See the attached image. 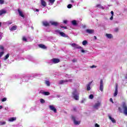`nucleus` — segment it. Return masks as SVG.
<instances>
[{"mask_svg": "<svg viewBox=\"0 0 127 127\" xmlns=\"http://www.w3.org/2000/svg\"><path fill=\"white\" fill-rule=\"evenodd\" d=\"M72 95L75 101H79V93L77 91V89H74L72 93Z\"/></svg>", "mask_w": 127, "mask_h": 127, "instance_id": "nucleus-1", "label": "nucleus"}, {"mask_svg": "<svg viewBox=\"0 0 127 127\" xmlns=\"http://www.w3.org/2000/svg\"><path fill=\"white\" fill-rule=\"evenodd\" d=\"M122 108L124 110L123 113L125 116H127V106L126 102H123L122 103Z\"/></svg>", "mask_w": 127, "mask_h": 127, "instance_id": "nucleus-2", "label": "nucleus"}, {"mask_svg": "<svg viewBox=\"0 0 127 127\" xmlns=\"http://www.w3.org/2000/svg\"><path fill=\"white\" fill-rule=\"evenodd\" d=\"M71 119L73 120L74 125H75L76 126H77L78 125H80L81 122L76 121V117H75L73 116H71Z\"/></svg>", "mask_w": 127, "mask_h": 127, "instance_id": "nucleus-3", "label": "nucleus"}, {"mask_svg": "<svg viewBox=\"0 0 127 127\" xmlns=\"http://www.w3.org/2000/svg\"><path fill=\"white\" fill-rule=\"evenodd\" d=\"M71 46L72 47H74L75 49H83V48L81 46H79V45L75 44V43H72L71 44Z\"/></svg>", "mask_w": 127, "mask_h": 127, "instance_id": "nucleus-4", "label": "nucleus"}, {"mask_svg": "<svg viewBox=\"0 0 127 127\" xmlns=\"http://www.w3.org/2000/svg\"><path fill=\"white\" fill-rule=\"evenodd\" d=\"M56 32H58V33H59V34L61 35V36H62V37H65V38L68 37V35H66V34H65V33L64 32H60V31L59 30H57L56 31Z\"/></svg>", "mask_w": 127, "mask_h": 127, "instance_id": "nucleus-5", "label": "nucleus"}, {"mask_svg": "<svg viewBox=\"0 0 127 127\" xmlns=\"http://www.w3.org/2000/svg\"><path fill=\"white\" fill-rule=\"evenodd\" d=\"M99 90H100L101 92H103V91H104V82L103 81V79L100 80V85Z\"/></svg>", "mask_w": 127, "mask_h": 127, "instance_id": "nucleus-6", "label": "nucleus"}, {"mask_svg": "<svg viewBox=\"0 0 127 127\" xmlns=\"http://www.w3.org/2000/svg\"><path fill=\"white\" fill-rule=\"evenodd\" d=\"M49 108L50 109V110L53 111L54 113H57V109L53 105H50Z\"/></svg>", "mask_w": 127, "mask_h": 127, "instance_id": "nucleus-7", "label": "nucleus"}, {"mask_svg": "<svg viewBox=\"0 0 127 127\" xmlns=\"http://www.w3.org/2000/svg\"><path fill=\"white\" fill-rule=\"evenodd\" d=\"M52 61L54 64H57L60 62V60L59 59L54 58L52 60Z\"/></svg>", "mask_w": 127, "mask_h": 127, "instance_id": "nucleus-8", "label": "nucleus"}, {"mask_svg": "<svg viewBox=\"0 0 127 127\" xmlns=\"http://www.w3.org/2000/svg\"><path fill=\"white\" fill-rule=\"evenodd\" d=\"M67 82H72V79L62 80L60 81L59 84H60V85H62V84H63V83H66Z\"/></svg>", "mask_w": 127, "mask_h": 127, "instance_id": "nucleus-9", "label": "nucleus"}, {"mask_svg": "<svg viewBox=\"0 0 127 127\" xmlns=\"http://www.w3.org/2000/svg\"><path fill=\"white\" fill-rule=\"evenodd\" d=\"M85 31L87 33H88L89 34H93V33L95 32V30L93 29H86Z\"/></svg>", "mask_w": 127, "mask_h": 127, "instance_id": "nucleus-10", "label": "nucleus"}, {"mask_svg": "<svg viewBox=\"0 0 127 127\" xmlns=\"http://www.w3.org/2000/svg\"><path fill=\"white\" fill-rule=\"evenodd\" d=\"M118 83H116V86L115 88V93L114 94V97H117V96L118 95Z\"/></svg>", "mask_w": 127, "mask_h": 127, "instance_id": "nucleus-11", "label": "nucleus"}, {"mask_svg": "<svg viewBox=\"0 0 127 127\" xmlns=\"http://www.w3.org/2000/svg\"><path fill=\"white\" fill-rule=\"evenodd\" d=\"M100 105L101 103L100 102H98L95 103V104L93 106V108H94V109H96V110H98L99 106Z\"/></svg>", "mask_w": 127, "mask_h": 127, "instance_id": "nucleus-12", "label": "nucleus"}, {"mask_svg": "<svg viewBox=\"0 0 127 127\" xmlns=\"http://www.w3.org/2000/svg\"><path fill=\"white\" fill-rule=\"evenodd\" d=\"M71 24L73 25V26H77V25H78V23H77L76 20H73L71 21Z\"/></svg>", "mask_w": 127, "mask_h": 127, "instance_id": "nucleus-13", "label": "nucleus"}, {"mask_svg": "<svg viewBox=\"0 0 127 127\" xmlns=\"http://www.w3.org/2000/svg\"><path fill=\"white\" fill-rule=\"evenodd\" d=\"M6 13V10L4 9H2L0 10V15H2V14H5Z\"/></svg>", "mask_w": 127, "mask_h": 127, "instance_id": "nucleus-14", "label": "nucleus"}, {"mask_svg": "<svg viewBox=\"0 0 127 127\" xmlns=\"http://www.w3.org/2000/svg\"><path fill=\"white\" fill-rule=\"evenodd\" d=\"M51 25H53L54 26H57L58 25H59V23H58V22H57L52 21L51 22Z\"/></svg>", "mask_w": 127, "mask_h": 127, "instance_id": "nucleus-15", "label": "nucleus"}, {"mask_svg": "<svg viewBox=\"0 0 127 127\" xmlns=\"http://www.w3.org/2000/svg\"><path fill=\"white\" fill-rule=\"evenodd\" d=\"M43 25L44 26H45L46 27H47V26H50L49 23H48L47 21H44L43 22Z\"/></svg>", "mask_w": 127, "mask_h": 127, "instance_id": "nucleus-16", "label": "nucleus"}, {"mask_svg": "<svg viewBox=\"0 0 127 127\" xmlns=\"http://www.w3.org/2000/svg\"><path fill=\"white\" fill-rule=\"evenodd\" d=\"M18 12L20 16H21V17L23 18L24 17V15H23V14L22 13V11H20V9H18Z\"/></svg>", "mask_w": 127, "mask_h": 127, "instance_id": "nucleus-17", "label": "nucleus"}, {"mask_svg": "<svg viewBox=\"0 0 127 127\" xmlns=\"http://www.w3.org/2000/svg\"><path fill=\"white\" fill-rule=\"evenodd\" d=\"M38 46L40 48H42V49H46L47 48V47L43 44H39Z\"/></svg>", "mask_w": 127, "mask_h": 127, "instance_id": "nucleus-18", "label": "nucleus"}, {"mask_svg": "<svg viewBox=\"0 0 127 127\" xmlns=\"http://www.w3.org/2000/svg\"><path fill=\"white\" fill-rule=\"evenodd\" d=\"M96 7H98V8H102V9H105V7L102 6V5H101L100 4H97L96 5Z\"/></svg>", "mask_w": 127, "mask_h": 127, "instance_id": "nucleus-19", "label": "nucleus"}, {"mask_svg": "<svg viewBox=\"0 0 127 127\" xmlns=\"http://www.w3.org/2000/svg\"><path fill=\"white\" fill-rule=\"evenodd\" d=\"M106 36L109 39L113 38V35L112 34H106Z\"/></svg>", "mask_w": 127, "mask_h": 127, "instance_id": "nucleus-20", "label": "nucleus"}, {"mask_svg": "<svg viewBox=\"0 0 127 127\" xmlns=\"http://www.w3.org/2000/svg\"><path fill=\"white\" fill-rule=\"evenodd\" d=\"M14 121H16V117H12L11 118H10L8 119L9 122H14Z\"/></svg>", "mask_w": 127, "mask_h": 127, "instance_id": "nucleus-21", "label": "nucleus"}, {"mask_svg": "<svg viewBox=\"0 0 127 127\" xmlns=\"http://www.w3.org/2000/svg\"><path fill=\"white\" fill-rule=\"evenodd\" d=\"M109 119L111 120L113 124H116V123H117L116 121L115 120V119L112 118V117H111L110 116H109Z\"/></svg>", "mask_w": 127, "mask_h": 127, "instance_id": "nucleus-22", "label": "nucleus"}, {"mask_svg": "<svg viewBox=\"0 0 127 127\" xmlns=\"http://www.w3.org/2000/svg\"><path fill=\"white\" fill-rule=\"evenodd\" d=\"M41 3L44 7H45V6H46V5H47L46 2H45V1H44V0L41 1Z\"/></svg>", "mask_w": 127, "mask_h": 127, "instance_id": "nucleus-23", "label": "nucleus"}, {"mask_svg": "<svg viewBox=\"0 0 127 127\" xmlns=\"http://www.w3.org/2000/svg\"><path fill=\"white\" fill-rule=\"evenodd\" d=\"M91 82H90L87 85V90L90 91L91 90Z\"/></svg>", "mask_w": 127, "mask_h": 127, "instance_id": "nucleus-24", "label": "nucleus"}, {"mask_svg": "<svg viewBox=\"0 0 127 127\" xmlns=\"http://www.w3.org/2000/svg\"><path fill=\"white\" fill-rule=\"evenodd\" d=\"M16 26H13L10 28V30H11V31H13L14 30H16Z\"/></svg>", "mask_w": 127, "mask_h": 127, "instance_id": "nucleus-25", "label": "nucleus"}, {"mask_svg": "<svg viewBox=\"0 0 127 127\" xmlns=\"http://www.w3.org/2000/svg\"><path fill=\"white\" fill-rule=\"evenodd\" d=\"M43 94L45 96H49V95H50V92H47H47H43Z\"/></svg>", "mask_w": 127, "mask_h": 127, "instance_id": "nucleus-26", "label": "nucleus"}, {"mask_svg": "<svg viewBox=\"0 0 127 127\" xmlns=\"http://www.w3.org/2000/svg\"><path fill=\"white\" fill-rule=\"evenodd\" d=\"M9 57V53L7 54L4 58V60H7L8 59V58Z\"/></svg>", "mask_w": 127, "mask_h": 127, "instance_id": "nucleus-27", "label": "nucleus"}, {"mask_svg": "<svg viewBox=\"0 0 127 127\" xmlns=\"http://www.w3.org/2000/svg\"><path fill=\"white\" fill-rule=\"evenodd\" d=\"M49 1L51 4H54V2H55V0H49Z\"/></svg>", "mask_w": 127, "mask_h": 127, "instance_id": "nucleus-28", "label": "nucleus"}, {"mask_svg": "<svg viewBox=\"0 0 127 127\" xmlns=\"http://www.w3.org/2000/svg\"><path fill=\"white\" fill-rule=\"evenodd\" d=\"M88 44V42L86 40H84L82 42V45H86Z\"/></svg>", "mask_w": 127, "mask_h": 127, "instance_id": "nucleus-29", "label": "nucleus"}, {"mask_svg": "<svg viewBox=\"0 0 127 127\" xmlns=\"http://www.w3.org/2000/svg\"><path fill=\"white\" fill-rule=\"evenodd\" d=\"M40 103H41L42 104H44L45 103V100L42 98L40 99Z\"/></svg>", "mask_w": 127, "mask_h": 127, "instance_id": "nucleus-30", "label": "nucleus"}, {"mask_svg": "<svg viewBox=\"0 0 127 127\" xmlns=\"http://www.w3.org/2000/svg\"><path fill=\"white\" fill-rule=\"evenodd\" d=\"M46 84L48 86H50V82H49V81H46Z\"/></svg>", "mask_w": 127, "mask_h": 127, "instance_id": "nucleus-31", "label": "nucleus"}, {"mask_svg": "<svg viewBox=\"0 0 127 127\" xmlns=\"http://www.w3.org/2000/svg\"><path fill=\"white\" fill-rule=\"evenodd\" d=\"M118 110L120 113H123V109H122L121 107L118 108Z\"/></svg>", "mask_w": 127, "mask_h": 127, "instance_id": "nucleus-32", "label": "nucleus"}, {"mask_svg": "<svg viewBox=\"0 0 127 127\" xmlns=\"http://www.w3.org/2000/svg\"><path fill=\"white\" fill-rule=\"evenodd\" d=\"M5 124H6V122H0V126H3V125H5Z\"/></svg>", "mask_w": 127, "mask_h": 127, "instance_id": "nucleus-33", "label": "nucleus"}, {"mask_svg": "<svg viewBox=\"0 0 127 127\" xmlns=\"http://www.w3.org/2000/svg\"><path fill=\"white\" fill-rule=\"evenodd\" d=\"M4 3V0H0V4H3Z\"/></svg>", "mask_w": 127, "mask_h": 127, "instance_id": "nucleus-34", "label": "nucleus"}, {"mask_svg": "<svg viewBox=\"0 0 127 127\" xmlns=\"http://www.w3.org/2000/svg\"><path fill=\"white\" fill-rule=\"evenodd\" d=\"M89 98H90L91 99H94V95L93 94H90L89 95Z\"/></svg>", "mask_w": 127, "mask_h": 127, "instance_id": "nucleus-35", "label": "nucleus"}, {"mask_svg": "<svg viewBox=\"0 0 127 127\" xmlns=\"http://www.w3.org/2000/svg\"><path fill=\"white\" fill-rule=\"evenodd\" d=\"M22 40H23V41H27V39H26V38H25V37H23Z\"/></svg>", "mask_w": 127, "mask_h": 127, "instance_id": "nucleus-36", "label": "nucleus"}, {"mask_svg": "<svg viewBox=\"0 0 127 127\" xmlns=\"http://www.w3.org/2000/svg\"><path fill=\"white\" fill-rule=\"evenodd\" d=\"M60 27H61V28H64V29H67L66 26H61Z\"/></svg>", "mask_w": 127, "mask_h": 127, "instance_id": "nucleus-37", "label": "nucleus"}, {"mask_svg": "<svg viewBox=\"0 0 127 127\" xmlns=\"http://www.w3.org/2000/svg\"><path fill=\"white\" fill-rule=\"evenodd\" d=\"M3 54H4V52H0V57H1Z\"/></svg>", "mask_w": 127, "mask_h": 127, "instance_id": "nucleus-38", "label": "nucleus"}, {"mask_svg": "<svg viewBox=\"0 0 127 127\" xmlns=\"http://www.w3.org/2000/svg\"><path fill=\"white\" fill-rule=\"evenodd\" d=\"M71 7H72V4H69L67 5V8H71Z\"/></svg>", "mask_w": 127, "mask_h": 127, "instance_id": "nucleus-39", "label": "nucleus"}, {"mask_svg": "<svg viewBox=\"0 0 127 127\" xmlns=\"http://www.w3.org/2000/svg\"><path fill=\"white\" fill-rule=\"evenodd\" d=\"M1 102H5L6 101V98H3L1 100Z\"/></svg>", "mask_w": 127, "mask_h": 127, "instance_id": "nucleus-40", "label": "nucleus"}, {"mask_svg": "<svg viewBox=\"0 0 127 127\" xmlns=\"http://www.w3.org/2000/svg\"><path fill=\"white\" fill-rule=\"evenodd\" d=\"M0 49H1V50H4V48L2 46H0Z\"/></svg>", "mask_w": 127, "mask_h": 127, "instance_id": "nucleus-41", "label": "nucleus"}, {"mask_svg": "<svg viewBox=\"0 0 127 127\" xmlns=\"http://www.w3.org/2000/svg\"><path fill=\"white\" fill-rule=\"evenodd\" d=\"M110 101L111 102L112 104H114V101H113V98L110 99Z\"/></svg>", "mask_w": 127, "mask_h": 127, "instance_id": "nucleus-42", "label": "nucleus"}, {"mask_svg": "<svg viewBox=\"0 0 127 127\" xmlns=\"http://www.w3.org/2000/svg\"><path fill=\"white\" fill-rule=\"evenodd\" d=\"M72 62L73 63L77 62V60H76V59H73L72 60Z\"/></svg>", "mask_w": 127, "mask_h": 127, "instance_id": "nucleus-43", "label": "nucleus"}, {"mask_svg": "<svg viewBox=\"0 0 127 127\" xmlns=\"http://www.w3.org/2000/svg\"><path fill=\"white\" fill-rule=\"evenodd\" d=\"M95 127H100V126H99V124H95Z\"/></svg>", "mask_w": 127, "mask_h": 127, "instance_id": "nucleus-44", "label": "nucleus"}, {"mask_svg": "<svg viewBox=\"0 0 127 127\" xmlns=\"http://www.w3.org/2000/svg\"><path fill=\"white\" fill-rule=\"evenodd\" d=\"M110 20H113L114 19V16H111V17L110 18Z\"/></svg>", "mask_w": 127, "mask_h": 127, "instance_id": "nucleus-45", "label": "nucleus"}, {"mask_svg": "<svg viewBox=\"0 0 127 127\" xmlns=\"http://www.w3.org/2000/svg\"><path fill=\"white\" fill-rule=\"evenodd\" d=\"M115 32H118L119 31V29L118 28H116L115 30Z\"/></svg>", "mask_w": 127, "mask_h": 127, "instance_id": "nucleus-46", "label": "nucleus"}, {"mask_svg": "<svg viewBox=\"0 0 127 127\" xmlns=\"http://www.w3.org/2000/svg\"><path fill=\"white\" fill-rule=\"evenodd\" d=\"M96 66H95V65H92L91 67H90V68H96Z\"/></svg>", "mask_w": 127, "mask_h": 127, "instance_id": "nucleus-47", "label": "nucleus"}, {"mask_svg": "<svg viewBox=\"0 0 127 127\" xmlns=\"http://www.w3.org/2000/svg\"><path fill=\"white\" fill-rule=\"evenodd\" d=\"M111 13L112 14V16H114V11H111Z\"/></svg>", "mask_w": 127, "mask_h": 127, "instance_id": "nucleus-48", "label": "nucleus"}, {"mask_svg": "<svg viewBox=\"0 0 127 127\" xmlns=\"http://www.w3.org/2000/svg\"><path fill=\"white\" fill-rule=\"evenodd\" d=\"M73 111H74V112H77V109H76V108H73Z\"/></svg>", "mask_w": 127, "mask_h": 127, "instance_id": "nucleus-49", "label": "nucleus"}, {"mask_svg": "<svg viewBox=\"0 0 127 127\" xmlns=\"http://www.w3.org/2000/svg\"><path fill=\"white\" fill-rule=\"evenodd\" d=\"M64 23L65 24H66V23H67V20H64Z\"/></svg>", "mask_w": 127, "mask_h": 127, "instance_id": "nucleus-50", "label": "nucleus"}, {"mask_svg": "<svg viewBox=\"0 0 127 127\" xmlns=\"http://www.w3.org/2000/svg\"><path fill=\"white\" fill-rule=\"evenodd\" d=\"M81 52H82V53H85V50L82 49V50H81Z\"/></svg>", "mask_w": 127, "mask_h": 127, "instance_id": "nucleus-51", "label": "nucleus"}, {"mask_svg": "<svg viewBox=\"0 0 127 127\" xmlns=\"http://www.w3.org/2000/svg\"><path fill=\"white\" fill-rule=\"evenodd\" d=\"M94 39H95V40H97V37L96 36H94Z\"/></svg>", "mask_w": 127, "mask_h": 127, "instance_id": "nucleus-52", "label": "nucleus"}, {"mask_svg": "<svg viewBox=\"0 0 127 127\" xmlns=\"http://www.w3.org/2000/svg\"><path fill=\"white\" fill-rule=\"evenodd\" d=\"M36 11H37V12H38V11H39V9H36Z\"/></svg>", "mask_w": 127, "mask_h": 127, "instance_id": "nucleus-53", "label": "nucleus"}, {"mask_svg": "<svg viewBox=\"0 0 127 127\" xmlns=\"http://www.w3.org/2000/svg\"><path fill=\"white\" fill-rule=\"evenodd\" d=\"M71 2L74 3V0H70Z\"/></svg>", "mask_w": 127, "mask_h": 127, "instance_id": "nucleus-54", "label": "nucleus"}, {"mask_svg": "<svg viewBox=\"0 0 127 127\" xmlns=\"http://www.w3.org/2000/svg\"><path fill=\"white\" fill-rule=\"evenodd\" d=\"M2 109V106H0V110H1Z\"/></svg>", "mask_w": 127, "mask_h": 127, "instance_id": "nucleus-55", "label": "nucleus"}, {"mask_svg": "<svg viewBox=\"0 0 127 127\" xmlns=\"http://www.w3.org/2000/svg\"><path fill=\"white\" fill-rule=\"evenodd\" d=\"M12 24V22H9L8 23V24L10 25V24Z\"/></svg>", "mask_w": 127, "mask_h": 127, "instance_id": "nucleus-56", "label": "nucleus"}, {"mask_svg": "<svg viewBox=\"0 0 127 127\" xmlns=\"http://www.w3.org/2000/svg\"><path fill=\"white\" fill-rule=\"evenodd\" d=\"M1 26V22H0V27Z\"/></svg>", "mask_w": 127, "mask_h": 127, "instance_id": "nucleus-57", "label": "nucleus"}, {"mask_svg": "<svg viewBox=\"0 0 127 127\" xmlns=\"http://www.w3.org/2000/svg\"><path fill=\"white\" fill-rule=\"evenodd\" d=\"M43 0H41V1H43Z\"/></svg>", "mask_w": 127, "mask_h": 127, "instance_id": "nucleus-58", "label": "nucleus"}]
</instances>
